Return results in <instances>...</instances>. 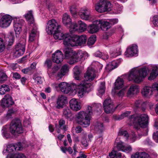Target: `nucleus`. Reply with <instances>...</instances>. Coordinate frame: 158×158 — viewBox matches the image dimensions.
<instances>
[{
	"label": "nucleus",
	"mask_w": 158,
	"mask_h": 158,
	"mask_svg": "<svg viewBox=\"0 0 158 158\" xmlns=\"http://www.w3.org/2000/svg\"><path fill=\"white\" fill-rule=\"evenodd\" d=\"M148 116L146 114H135L131 115L129 118L131 124L132 123L135 125V128L138 131L139 136L137 139H139L141 135H148V130L147 127L148 123Z\"/></svg>",
	"instance_id": "1"
},
{
	"label": "nucleus",
	"mask_w": 158,
	"mask_h": 158,
	"mask_svg": "<svg viewBox=\"0 0 158 158\" xmlns=\"http://www.w3.org/2000/svg\"><path fill=\"white\" fill-rule=\"evenodd\" d=\"M95 72L94 69L89 67L84 75L85 79L87 81H82L79 84L73 83L72 84L74 89L77 92L79 98H82L86 92L89 90L91 84L88 81H91L94 79L96 77Z\"/></svg>",
	"instance_id": "2"
},
{
	"label": "nucleus",
	"mask_w": 158,
	"mask_h": 158,
	"mask_svg": "<svg viewBox=\"0 0 158 158\" xmlns=\"http://www.w3.org/2000/svg\"><path fill=\"white\" fill-rule=\"evenodd\" d=\"M149 71L148 69L146 67L140 69L137 67L133 68L127 74L128 79L129 81H132L136 83H140L147 76Z\"/></svg>",
	"instance_id": "3"
},
{
	"label": "nucleus",
	"mask_w": 158,
	"mask_h": 158,
	"mask_svg": "<svg viewBox=\"0 0 158 158\" xmlns=\"http://www.w3.org/2000/svg\"><path fill=\"white\" fill-rule=\"evenodd\" d=\"M64 39L63 44L65 46L74 47L78 45H81L85 44L87 38L85 35H82L79 36L74 34H70L69 33H65L63 35Z\"/></svg>",
	"instance_id": "4"
},
{
	"label": "nucleus",
	"mask_w": 158,
	"mask_h": 158,
	"mask_svg": "<svg viewBox=\"0 0 158 158\" xmlns=\"http://www.w3.org/2000/svg\"><path fill=\"white\" fill-rule=\"evenodd\" d=\"M65 58L68 59V63L70 64H74L80 61L83 57L88 56L87 53L81 50L73 51L70 48L65 47L64 49Z\"/></svg>",
	"instance_id": "5"
},
{
	"label": "nucleus",
	"mask_w": 158,
	"mask_h": 158,
	"mask_svg": "<svg viewBox=\"0 0 158 158\" xmlns=\"http://www.w3.org/2000/svg\"><path fill=\"white\" fill-rule=\"evenodd\" d=\"M60 28V25H58L56 21L52 19L48 21L46 30L48 34H51L54 32L53 37L55 39L63 40L64 39L63 35H65V33L61 31Z\"/></svg>",
	"instance_id": "6"
},
{
	"label": "nucleus",
	"mask_w": 158,
	"mask_h": 158,
	"mask_svg": "<svg viewBox=\"0 0 158 158\" xmlns=\"http://www.w3.org/2000/svg\"><path fill=\"white\" fill-rule=\"evenodd\" d=\"M92 114V108L90 106H88L86 111L81 110L77 113L75 118L79 124L86 127L90 124Z\"/></svg>",
	"instance_id": "7"
},
{
	"label": "nucleus",
	"mask_w": 158,
	"mask_h": 158,
	"mask_svg": "<svg viewBox=\"0 0 158 158\" xmlns=\"http://www.w3.org/2000/svg\"><path fill=\"white\" fill-rule=\"evenodd\" d=\"M111 4L109 2L101 0L95 6L96 10L100 13L110 10Z\"/></svg>",
	"instance_id": "8"
},
{
	"label": "nucleus",
	"mask_w": 158,
	"mask_h": 158,
	"mask_svg": "<svg viewBox=\"0 0 158 158\" xmlns=\"http://www.w3.org/2000/svg\"><path fill=\"white\" fill-rule=\"evenodd\" d=\"M156 90L158 92V83H155L152 85V87L145 86L141 90L142 94L146 97L149 98L152 94L153 91Z\"/></svg>",
	"instance_id": "9"
},
{
	"label": "nucleus",
	"mask_w": 158,
	"mask_h": 158,
	"mask_svg": "<svg viewBox=\"0 0 158 158\" xmlns=\"http://www.w3.org/2000/svg\"><path fill=\"white\" fill-rule=\"evenodd\" d=\"M9 129L11 133L14 135L23 132V129L21 123L13 121L10 125Z\"/></svg>",
	"instance_id": "10"
},
{
	"label": "nucleus",
	"mask_w": 158,
	"mask_h": 158,
	"mask_svg": "<svg viewBox=\"0 0 158 158\" xmlns=\"http://www.w3.org/2000/svg\"><path fill=\"white\" fill-rule=\"evenodd\" d=\"M26 41L23 39V41H20L15 45V56L17 57L22 55L25 51Z\"/></svg>",
	"instance_id": "11"
},
{
	"label": "nucleus",
	"mask_w": 158,
	"mask_h": 158,
	"mask_svg": "<svg viewBox=\"0 0 158 158\" xmlns=\"http://www.w3.org/2000/svg\"><path fill=\"white\" fill-rule=\"evenodd\" d=\"M13 27L16 35H19L21 31L22 26L24 24V21L19 17H14Z\"/></svg>",
	"instance_id": "12"
},
{
	"label": "nucleus",
	"mask_w": 158,
	"mask_h": 158,
	"mask_svg": "<svg viewBox=\"0 0 158 158\" xmlns=\"http://www.w3.org/2000/svg\"><path fill=\"white\" fill-rule=\"evenodd\" d=\"M0 18H1L0 20V27L2 28L8 27L12 20V17L8 15H2V14H0Z\"/></svg>",
	"instance_id": "13"
},
{
	"label": "nucleus",
	"mask_w": 158,
	"mask_h": 158,
	"mask_svg": "<svg viewBox=\"0 0 158 158\" xmlns=\"http://www.w3.org/2000/svg\"><path fill=\"white\" fill-rule=\"evenodd\" d=\"M104 110L106 113L113 112L116 107H114L113 103L110 98L106 99L103 103Z\"/></svg>",
	"instance_id": "14"
},
{
	"label": "nucleus",
	"mask_w": 158,
	"mask_h": 158,
	"mask_svg": "<svg viewBox=\"0 0 158 158\" xmlns=\"http://www.w3.org/2000/svg\"><path fill=\"white\" fill-rule=\"evenodd\" d=\"M118 135L119 136H123L125 138L126 141L129 140L131 143L134 142L137 139V136L135 133L133 131L131 132V135L129 136L127 132L126 131L120 130L119 131Z\"/></svg>",
	"instance_id": "15"
},
{
	"label": "nucleus",
	"mask_w": 158,
	"mask_h": 158,
	"mask_svg": "<svg viewBox=\"0 0 158 158\" xmlns=\"http://www.w3.org/2000/svg\"><path fill=\"white\" fill-rule=\"evenodd\" d=\"M94 128L95 131L97 134H100V136L98 139H97V141H99L100 143H102V138L101 134L103 132L104 130V127L102 123L96 122L94 125Z\"/></svg>",
	"instance_id": "16"
},
{
	"label": "nucleus",
	"mask_w": 158,
	"mask_h": 158,
	"mask_svg": "<svg viewBox=\"0 0 158 158\" xmlns=\"http://www.w3.org/2000/svg\"><path fill=\"white\" fill-rule=\"evenodd\" d=\"M78 14L82 19L86 20H91L92 15L90 10L88 8H85L81 10Z\"/></svg>",
	"instance_id": "17"
},
{
	"label": "nucleus",
	"mask_w": 158,
	"mask_h": 158,
	"mask_svg": "<svg viewBox=\"0 0 158 158\" xmlns=\"http://www.w3.org/2000/svg\"><path fill=\"white\" fill-rule=\"evenodd\" d=\"M138 46L135 44H133L129 46L124 53L127 57L132 56L136 54L138 52Z\"/></svg>",
	"instance_id": "18"
},
{
	"label": "nucleus",
	"mask_w": 158,
	"mask_h": 158,
	"mask_svg": "<svg viewBox=\"0 0 158 158\" xmlns=\"http://www.w3.org/2000/svg\"><path fill=\"white\" fill-rule=\"evenodd\" d=\"M101 26L100 22L96 20L93 24L89 25L88 27V30L90 33H94L98 32Z\"/></svg>",
	"instance_id": "19"
},
{
	"label": "nucleus",
	"mask_w": 158,
	"mask_h": 158,
	"mask_svg": "<svg viewBox=\"0 0 158 158\" xmlns=\"http://www.w3.org/2000/svg\"><path fill=\"white\" fill-rule=\"evenodd\" d=\"M67 102V98L64 95L59 96L56 100V107L60 109L64 107Z\"/></svg>",
	"instance_id": "20"
},
{
	"label": "nucleus",
	"mask_w": 158,
	"mask_h": 158,
	"mask_svg": "<svg viewBox=\"0 0 158 158\" xmlns=\"http://www.w3.org/2000/svg\"><path fill=\"white\" fill-rule=\"evenodd\" d=\"M14 104L12 97L8 94H6L2 99L1 104L3 107H8Z\"/></svg>",
	"instance_id": "21"
},
{
	"label": "nucleus",
	"mask_w": 158,
	"mask_h": 158,
	"mask_svg": "<svg viewBox=\"0 0 158 158\" xmlns=\"http://www.w3.org/2000/svg\"><path fill=\"white\" fill-rule=\"evenodd\" d=\"M52 61L56 63L61 62L63 59V56L62 52L59 50H56L52 55Z\"/></svg>",
	"instance_id": "22"
},
{
	"label": "nucleus",
	"mask_w": 158,
	"mask_h": 158,
	"mask_svg": "<svg viewBox=\"0 0 158 158\" xmlns=\"http://www.w3.org/2000/svg\"><path fill=\"white\" fill-rule=\"evenodd\" d=\"M23 149V146L21 143H18L17 144H10L7 146L6 152H11L14 151L21 150Z\"/></svg>",
	"instance_id": "23"
},
{
	"label": "nucleus",
	"mask_w": 158,
	"mask_h": 158,
	"mask_svg": "<svg viewBox=\"0 0 158 158\" xmlns=\"http://www.w3.org/2000/svg\"><path fill=\"white\" fill-rule=\"evenodd\" d=\"M69 105L71 109L75 111H78L81 108V103L75 98H72L70 100Z\"/></svg>",
	"instance_id": "24"
},
{
	"label": "nucleus",
	"mask_w": 158,
	"mask_h": 158,
	"mask_svg": "<svg viewBox=\"0 0 158 158\" xmlns=\"http://www.w3.org/2000/svg\"><path fill=\"white\" fill-rule=\"evenodd\" d=\"M139 91L138 86L136 85L132 84L128 89L127 95L128 97H132L138 93Z\"/></svg>",
	"instance_id": "25"
},
{
	"label": "nucleus",
	"mask_w": 158,
	"mask_h": 158,
	"mask_svg": "<svg viewBox=\"0 0 158 158\" xmlns=\"http://www.w3.org/2000/svg\"><path fill=\"white\" fill-rule=\"evenodd\" d=\"M58 123L59 125L56 124L55 125L57 133H60V130H63L64 132L67 130L68 127L65 125L64 120L61 119L59 121Z\"/></svg>",
	"instance_id": "26"
},
{
	"label": "nucleus",
	"mask_w": 158,
	"mask_h": 158,
	"mask_svg": "<svg viewBox=\"0 0 158 158\" xmlns=\"http://www.w3.org/2000/svg\"><path fill=\"white\" fill-rule=\"evenodd\" d=\"M30 25L32 27V28L29 32V41L31 42L35 40V37L38 34V31L37 26L35 24Z\"/></svg>",
	"instance_id": "27"
},
{
	"label": "nucleus",
	"mask_w": 158,
	"mask_h": 158,
	"mask_svg": "<svg viewBox=\"0 0 158 158\" xmlns=\"http://www.w3.org/2000/svg\"><path fill=\"white\" fill-rule=\"evenodd\" d=\"M58 86L61 91L64 94L68 93L72 89L71 85L65 82H62L59 84Z\"/></svg>",
	"instance_id": "28"
},
{
	"label": "nucleus",
	"mask_w": 158,
	"mask_h": 158,
	"mask_svg": "<svg viewBox=\"0 0 158 158\" xmlns=\"http://www.w3.org/2000/svg\"><path fill=\"white\" fill-rule=\"evenodd\" d=\"M134 106L137 108L140 109L143 111L145 110L146 108V103L141 100H136L135 102Z\"/></svg>",
	"instance_id": "29"
},
{
	"label": "nucleus",
	"mask_w": 158,
	"mask_h": 158,
	"mask_svg": "<svg viewBox=\"0 0 158 158\" xmlns=\"http://www.w3.org/2000/svg\"><path fill=\"white\" fill-rule=\"evenodd\" d=\"M24 15L29 24H30V25H34V24H35L34 19L31 10L29 11Z\"/></svg>",
	"instance_id": "30"
},
{
	"label": "nucleus",
	"mask_w": 158,
	"mask_h": 158,
	"mask_svg": "<svg viewBox=\"0 0 158 158\" xmlns=\"http://www.w3.org/2000/svg\"><path fill=\"white\" fill-rule=\"evenodd\" d=\"M131 158H149L148 154L144 152H137L133 154Z\"/></svg>",
	"instance_id": "31"
},
{
	"label": "nucleus",
	"mask_w": 158,
	"mask_h": 158,
	"mask_svg": "<svg viewBox=\"0 0 158 158\" xmlns=\"http://www.w3.org/2000/svg\"><path fill=\"white\" fill-rule=\"evenodd\" d=\"M158 75V68L155 65H153L148 79L149 80H152L155 79Z\"/></svg>",
	"instance_id": "32"
},
{
	"label": "nucleus",
	"mask_w": 158,
	"mask_h": 158,
	"mask_svg": "<svg viewBox=\"0 0 158 158\" xmlns=\"http://www.w3.org/2000/svg\"><path fill=\"white\" fill-rule=\"evenodd\" d=\"M118 60H115L109 63L107 65L106 68L109 71L116 68L119 64Z\"/></svg>",
	"instance_id": "33"
},
{
	"label": "nucleus",
	"mask_w": 158,
	"mask_h": 158,
	"mask_svg": "<svg viewBox=\"0 0 158 158\" xmlns=\"http://www.w3.org/2000/svg\"><path fill=\"white\" fill-rule=\"evenodd\" d=\"M63 116L68 119H71L72 118L73 114L69 107H66L63 109Z\"/></svg>",
	"instance_id": "34"
},
{
	"label": "nucleus",
	"mask_w": 158,
	"mask_h": 158,
	"mask_svg": "<svg viewBox=\"0 0 158 158\" xmlns=\"http://www.w3.org/2000/svg\"><path fill=\"white\" fill-rule=\"evenodd\" d=\"M62 22L66 27L69 26L72 22L70 16L67 14H64L63 15L62 17Z\"/></svg>",
	"instance_id": "35"
},
{
	"label": "nucleus",
	"mask_w": 158,
	"mask_h": 158,
	"mask_svg": "<svg viewBox=\"0 0 158 158\" xmlns=\"http://www.w3.org/2000/svg\"><path fill=\"white\" fill-rule=\"evenodd\" d=\"M123 86V80L122 78L118 77L114 83V89H118L121 88Z\"/></svg>",
	"instance_id": "36"
},
{
	"label": "nucleus",
	"mask_w": 158,
	"mask_h": 158,
	"mask_svg": "<svg viewBox=\"0 0 158 158\" xmlns=\"http://www.w3.org/2000/svg\"><path fill=\"white\" fill-rule=\"evenodd\" d=\"M98 21L100 22V24H101V28L103 30H107L110 28L111 25L109 22L104 21L102 20L99 19L98 20Z\"/></svg>",
	"instance_id": "37"
},
{
	"label": "nucleus",
	"mask_w": 158,
	"mask_h": 158,
	"mask_svg": "<svg viewBox=\"0 0 158 158\" xmlns=\"http://www.w3.org/2000/svg\"><path fill=\"white\" fill-rule=\"evenodd\" d=\"M154 132L152 138L154 140L156 143H158V124L155 123L154 125Z\"/></svg>",
	"instance_id": "38"
},
{
	"label": "nucleus",
	"mask_w": 158,
	"mask_h": 158,
	"mask_svg": "<svg viewBox=\"0 0 158 158\" xmlns=\"http://www.w3.org/2000/svg\"><path fill=\"white\" fill-rule=\"evenodd\" d=\"M74 73V77L77 80H80L81 79L80 76V72L79 67L78 66H75L73 70Z\"/></svg>",
	"instance_id": "39"
},
{
	"label": "nucleus",
	"mask_w": 158,
	"mask_h": 158,
	"mask_svg": "<svg viewBox=\"0 0 158 158\" xmlns=\"http://www.w3.org/2000/svg\"><path fill=\"white\" fill-rule=\"evenodd\" d=\"M105 90V83L104 82H101L98 89V95L101 97L104 93Z\"/></svg>",
	"instance_id": "40"
},
{
	"label": "nucleus",
	"mask_w": 158,
	"mask_h": 158,
	"mask_svg": "<svg viewBox=\"0 0 158 158\" xmlns=\"http://www.w3.org/2000/svg\"><path fill=\"white\" fill-rule=\"evenodd\" d=\"M109 156L110 158H126L125 157L122 158L121 153L114 150L109 153Z\"/></svg>",
	"instance_id": "41"
},
{
	"label": "nucleus",
	"mask_w": 158,
	"mask_h": 158,
	"mask_svg": "<svg viewBox=\"0 0 158 158\" xmlns=\"http://www.w3.org/2000/svg\"><path fill=\"white\" fill-rule=\"evenodd\" d=\"M10 89L8 85L3 84L0 85V95H3L6 92L10 91Z\"/></svg>",
	"instance_id": "42"
},
{
	"label": "nucleus",
	"mask_w": 158,
	"mask_h": 158,
	"mask_svg": "<svg viewBox=\"0 0 158 158\" xmlns=\"http://www.w3.org/2000/svg\"><path fill=\"white\" fill-rule=\"evenodd\" d=\"M4 39L5 44L7 46H11L13 44L14 40L12 36H5Z\"/></svg>",
	"instance_id": "43"
},
{
	"label": "nucleus",
	"mask_w": 158,
	"mask_h": 158,
	"mask_svg": "<svg viewBox=\"0 0 158 158\" xmlns=\"http://www.w3.org/2000/svg\"><path fill=\"white\" fill-rule=\"evenodd\" d=\"M67 27L69 28V31L71 33H73L77 31L79 29L77 25L75 23H72L71 22L69 25Z\"/></svg>",
	"instance_id": "44"
},
{
	"label": "nucleus",
	"mask_w": 158,
	"mask_h": 158,
	"mask_svg": "<svg viewBox=\"0 0 158 158\" xmlns=\"http://www.w3.org/2000/svg\"><path fill=\"white\" fill-rule=\"evenodd\" d=\"M8 127L5 126L3 127L2 130V135L3 137L6 139L10 137V135L8 131Z\"/></svg>",
	"instance_id": "45"
},
{
	"label": "nucleus",
	"mask_w": 158,
	"mask_h": 158,
	"mask_svg": "<svg viewBox=\"0 0 158 158\" xmlns=\"http://www.w3.org/2000/svg\"><path fill=\"white\" fill-rule=\"evenodd\" d=\"M131 114L130 111H127L124 113H123L120 115H115L114 116V118L116 120H121L127 116Z\"/></svg>",
	"instance_id": "46"
},
{
	"label": "nucleus",
	"mask_w": 158,
	"mask_h": 158,
	"mask_svg": "<svg viewBox=\"0 0 158 158\" xmlns=\"http://www.w3.org/2000/svg\"><path fill=\"white\" fill-rule=\"evenodd\" d=\"M6 158H26L24 155L21 153H17L15 154H8Z\"/></svg>",
	"instance_id": "47"
},
{
	"label": "nucleus",
	"mask_w": 158,
	"mask_h": 158,
	"mask_svg": "<svg viewBox=\"0 0 158 158\" xmlns=\"http://www.w3.org/2000/svg\"><path fill=\"white\" fill-rule=\"evenodd\" d=\"M121 51L119 48H117L114 52L110 51V53L111 57H115L121 54Z\"/></svg>",
	"instance_id": "48"
},
{
	"label": "nucleus",
	"mask_w": 158,
	"mask_h": 158,
	"mask_svg": "<svg viewBox=\"0 0 158 158\" xmlns=\"http://www.w3.org/2000/svg\"><path fill=\"white\" fill-rule=\"evenodd\" d=\"M78 23L79 25V27H78L79 31L81 32L83 31L86 29L87 25L84 22L80 20L78 22Z\"/></svg>",
	"instance_id": "49"
},
{
	"label": "nucleus",
	"mask_w": 158,
	"mask_h": 158,
	"mask_svg": "<svg viewBox=\"0 0 158 158\" xmlns=\"http://www.w3.org/2000/svg\"><path fill=\"white\" fill-rule=\"evenodd\" d=\"M96 36L95 35H93L91 36L88 40V45L91 46L94 44L96 41Z\"/></svg>",
	"instance_id": "50"
},
{
	"label": "nucleus",
	"mask_w": 158,
	"mask_h": 158,
	"mask_svg": "<svg viewBox=\"0 0 158 158\" xmlns=\"http://www.w3.org/2000/svg\"><path fill=\"white\" fill-rule=\"evenodd\" d=\"M52 62L51 60L47 59L45 61L44 64L45 67H47L48 69V72L50 71L51 70V67L52 66Z\"/></svg>",
	"instance_id": "51"
},
{
	"label": "nucleus",
	"mask_w": 158,
	"mask_h": 158,
	"mask_svg": "<svg viewBox=\"0 0 158 158\" xmlns=\"http://www.w3.org/2000/svg\"><path fill=\"white\" fill-rule=\"evenodd\" d=\"M15 110H14L13 109H10L8 111L6 117L8 119L11 118L12 116L15 114Z\"/></svg>",
	"instance_id": "52"
},
{
	"label": "nucleus",
	"mask_w": 158,
	"mask_h": 158,
	"mask_svg": "<svg viewBox=\"0 0 158 158\" xmlns=\"http://www.w3.org/2000/svg\"><path fill=\"white\" fill-rule=\"evenodd\" d=\"M125 92V89H123L119 91H115V94L116 95H117L119 97H123Z\"/></svg>",
	"instance_id": "53"
},
{
	"label": "nucleus",
	"mask_w": 158,
	"mask_h": 158,
	"mask_svg": "<svg viewBox=\"0 0 158 158\" xmlns=\"http://www.w3.org/2000/svg\"><path fill=\"white\" fill-rule=\"evenodd\" d=\"M7 77V76L5 73L0 71V82H2L6 81Z\"/></svg>",
	"instance_id": "54"
},
{
	"label": "nucleus",
	"mask_w": 158,
	"mask_h": 158,
	"mask_svg": "<svg viewBox=\"0 0 158 158\" xmlns=\"http://www.w3.org/2000/svg\"><path fill=\"white\" fill-rule=\"evenodd\" d=\"M92 108V110L95 109L97 111H98V109L100 110L102 108L101 104H94L93 105L92 107L90 106Z\"/></svg>",
	"instance_id": "55"
},
{
	"label": "nucleus",
	"mask_w": 158,
	"mask_h": 158,
	"mask_svg": "<svg viewBox=\"0 0 158 158\" xmlns=\"http://www.w3.org/2000/svg\"><path fill=\"white\" fill-rule=\"evenodd\" d=\"M132 148L130 145H124L122 151L126 153H129L132 150Z\"/></svg>",
	"instance_id": "56"
},
{
	"label": "nucleus",
	"mask_w": 158,
	"mask_h": 158,
	"mask_svg": "<svg viewBox=\"0 0 158 158\" xmlns=\"http://www.w3.org/2000/svg\"><path fill=\"white\" fill-rule=\"evenodd\" d=\"M68 70L69 68L67 64H65L62 67L61 71L63 73V75H65L68 72Z\"/></svg>",
	"instance_id": "57"
},
{
	"label": "nucleus",
	"mask_w": 158,
	"mask_h": 158,
	"mask_svg": "<svg viewBox=\"0 0 158 158\" xmlns=\"http://www.w3.org/2000/svg\"><path fill=\"white\" fill-rule=\"evenodd\" d=\"M3 40L0 38V52H3L5 48Z\"/></svg>",
	"instance_id": "58"
},
{
	"label": "nucleus",
	"mask_w": 158,
	"mask_h": 158,
	"mask_svg": "<svg viewBox=\"0 0 158 158\" xmlns=\"http://www.w3.org/2000/svg\"><path fill=\"white\" fill-rule=\"evenodd\" d=\"M123 143L122 142H119L117 143L116 148L118 151H122L124 146Z\"/></svg>",
	"instance_id": "59"
},
{
	"label": "nucleus",
	"mask_w": 158,
	"mask_h": 158,
	"mask_svg": "<svg viewBox=\"0 0 158 158\" xmlns=\"http://www.w3.org/2000/svg\"><path fill=\"white\" fill-rule=\"evenodd\" d=\"M59 68L57 66H55L52 69H51L50 71H48V73L49 74H53L55 73L58 70Z\"/></svg>",
	"instance_id": "60"
},
{
	"label": "nucleus",
	"mask_w": 158,
	"mask_h": 158,
	"mask_svg": "<svg viewBox=\"0 0 158 158\" xmlns=\"http://www.w3.org/2000/svg\"><path fill=\"white\" fill-rule=\"evenodd\" d=\"M153 19V23L154 25L156 26H158V16H154Z\"/></svg>",
	"instance_id": "61"
},
{
	"label": "nucleus",
	"mask_w": 158,
	"mask_h": 158,
	"mask_svg": "<svg viewBox=\"0 0 158 158\" xmlns=\"http://www.w3.org/2000/svg\"><path fill=\"white\" fill-rule=\"evenodd\" d=\"M118 22V20L117 19H111L109 20L111 26L117 23Z\"/></svg>",
	"instance_id": "62"
},
{
	"label": "nucleus",
	"mask_w": 158,
	"mask_h": 158,
	"mask_svg": "<svg viewBox=\"0 0 158 158\" xmlns=\"http://www.w3.org/2000/svg\"><path fill=\"white\" fill-rule=\"evenodd\" d=\"M13 77L16 79H19L21 78V76L20 74L17 73H12Z\"/></svg>",
	"instance_id": "63"
},
{
	"label": "nucleus",
	"mask_w": 158,
	"mask_h": 158,
	"mask_svg": "<svg viewBox=\"0 0 158 158\" xmlns=\"http://www.w3.org/2000/svg\"><path fill=\"white\" fill-rule=\"evenodd\" d=\"M70 10L72 15L75 16L77 14V11L74 8L71 7L70 8Z\"/></svg>",
	"instance_id": "64"
}]
</instances>
